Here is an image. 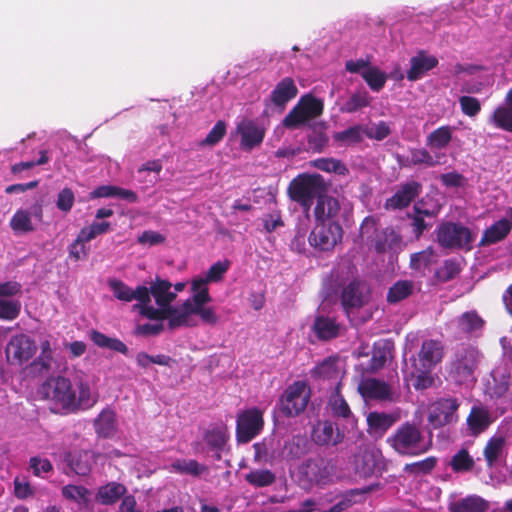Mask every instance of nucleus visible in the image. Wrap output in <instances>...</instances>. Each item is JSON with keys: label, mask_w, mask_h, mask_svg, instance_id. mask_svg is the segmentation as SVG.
Listing matches in <instances>:
<instances>
[{"label": "nucleus", "mask_w": 512, "mask_h": 512, "mask_svg": "<svg viewBox=\"0 0 512 512\" xmlns=\"http://www.w3.org/2000/svg\"><path fill=\"white\" fill-rule=\"evenodd\" d=\"M264 426L263 412L258 408L240 411L236 420V437L240 443H248L262 431Z\"/></svg>", "instance_id": "9"}, {"label": "nucleus", "mask_w": 512, "mask_h": 512, "mask_svg": "<svg viewBox=\"0 0 512 512\" xmlns=\"http://www.w3.org/2000/svg\"><path fill=\"white\" fill-rule=\"evenodd\" d=\"M462 334H473L480 331L484 325L483 319L475 311H468L461 314L456 320L450 323Z\"/></svg>", "instance_id": "31"}, {"label": "nucleus", "mask_w": 512, "mask_h": 512, "mask_svg": "<svg viewBox=\"0 0 512 512\" xmlns=\"http://www.w3.org/2000/svg\"><path fill=\"white\" fill-rule=\"evenodd\" d=\"M459 403L456 399H441L430 406L428 422L438 428L457 419L456 411Z\"/></svg>", "instance_id": "14"}, {"label": "nucleus", "mask_w": 512, "mask_h": 512, "mask_svg": "<svg viewBox=\"0 0 512 512\" xmlns=\"http://www.w3.org/2000/svg\"><path fill=\"white\" fill-rule=\"evenodd\" d=\"M298 476L302 486L305 488L313 484L324 483L328 478L325 460L320 457L305 460L298 468Z\"/></svg>", "instance_id": "12"}, {"label": "nucleus", "mask_w": 512, "mask_h": 512, "mask_svg": "<svg viewBox=\"0 0 512 512\" xmlns=\"http://www.w3.org/2000/svg\"><path fill=\"white\" fill-rule=\"evenodd\" d=\"M165 238V235L160 232L146 230L138 236V242L143 246L150 247L163 243Z\"/></svg>", "instance_id": "63"}, {"label": "nucleus", "mask_w": 512, "mask_h": 512, "mask_svg": "<svg viewBox=\"0 0 512 512\" xmlns=\"http://www.w3.org/2000/svg\"><path fill=\"white\" fill-rule=\"evenodd\" d=\"M480 359L481 354L474 347H464L458 350L451 363V378L459 384L473 382L475 380L474 372Z\"/></svg>", "instance_id": "7"}, {"label": "nucleus", "mask_w": 512, "mask_h": 512, "mask_svg": "<svg viewBox=\"0 0 512 512\" xmlns=\"http://www.w3.org/2000/svg\"><path fill=\"white\" fill-rule=\"evenodd\" d=\"M148 289L149 301L135 304L133 309L149 319H167L171 328V316L179 309V306L171 305L176 298V293L171 290L172 284L166 280L157 279Z\"/></svg>", "instance_id": "2"}, {"label": "nucleus", "mask_w": 512, "mask_h": 512, "mask_svg": "<svg viewBox=\"0 0 512 512\" xmlns=\"http://www.w3.org/2000/svg\"><path fill=\"white\" fill-rule=\"evenodd\" d=\"M229 261H218L214 263L205 275H199L191 280V290L199 291L204 288L208 290L209 283H215L222 280L229 268Z\"/></svg>", "instance_id": "27"}, {"label": "nucleus", "mask_w": 512, "mask_h": 512, "mask_svg": "<svg viewBox=\"0 0 512 512\" xmlns=\"http://www.w3.org/2000/svg\"><path fill=\"white\" fill-rule=\"evenodd\" d=\"M93 454L89 451H80L77 453H69L66 461L70 469L77 475H86L90 472Z\"/></svg>", "instance_id": "35"}, {"label": "nucleus", "mask_w": 512, "mask_h": 512, "mask_svg": "<svg viewBox=\"0 0 512 512\" xmlns=\"http://www.w3.org/2000/svg\"><path fill=\"white\" fill-rule=\"evenodd\" d=\"M309 165L327 173H334L336 175L346 176L349 169L341 160L332 157L317 158L309 162Z\"/></svg>", "instance_id": "36"}, {"label": "nucleus", "mask_w": 512, "mask_h": 512, "mask_svg": "<svg viewBox=\"0 0 512 512\" xmlns=\"http://www.w3.org/2000/svg\"><path fill=\"white\" fill-rule=\"evenodd\" d=\"M362 465L360 471L363 475L378 473L382 467V455L376 449H367L361 456Z\"/></svg>", "instance_id": "40"}, {"label": "nucleus", "mask_w": 512, "mask_h": 512, "mask_svg": "<svg viewBox=\"0 0 512 512\" xmlns=\"http://www.w3.org/2000/svg\"><path fill=\"white\" fill-rule=\"evenodd\" d=\"M506 455V441L501 435L491 437L483 449V456L489 468L501 466L506 459Z\"/></svg>", "instance_id": "23"}, {"label": "nucleus", "mask_w": 512, "mask_h": 512, "mask_svg": "<svg viewBox=\"0 0 512 512\" xmlns=\"http://www.w3.org/2000/svg\"><path fill=\"white\" fill-rule=\"evenodd\" d=\"M412 291V282L407 280L398 281L389 289L387 300L390 303L399 302L407 298L412 293Z\"/></svg>", "instance_id": "52"}, {"label": "nucleus", "mask_w": 512, "mask_h": 512, "mask_svg": "<svg viewBox=\"0 0 512 512\" xmlns=\"http://www.w3.org/2000/svg\"><path fill=\"white\" fill-rule=\"evenodd\" d=\"M370 102L371 97L366 91H357L353 93L345 102L342 111L347 113H354L362 108L369 106Z\"/></svg>", "instance_id": "51"}, {"label": "nucleus", "mask_w": 512, "mask_h": 512, "mask_svg": "<svg viewBox=\"0 0 512 512\" xmlns=\"http://www.w3.org/2000/svg\"><path fill=\"white\" fill-rule=\"evenodd\" d=\"M168 470L172 473L198 476L205 470V466L196 460L177 459L169 465Z\"/></svg>", "instance_id": "43"}, {"label": "nucleus", "mask_w": 512, "mask_h": 512, "mask_svg": "<svg viewBox=\"0 0 512 512\" xmlns=\"http://www.w3.org/2000/svg\"><path fill=\"white\" fill-rule=\"evenodd\" d=\"M21 310V303L18 300L0 298V319L14 320Z\"/></svg>", "instance_id": "56"}, {"label": "nucleus", "mask_w": 512, "mask_h": 512, "mask_svg": "<svg viewBox=\"0 0 512 512\" xmlns=\"http://www.w3.org/2000/svg\"><path fill=\"white\" fill-rule=\"evenodd\" d=\"M91 340L99 347L109 348L121 353L127 352V346L123 342L115 338H109L97 331L91 333Z\"/></svg>", "instance_id": "53"}, {"label": "nucleus", "mask_w": 512, "mask_h": 512, "mask_svg": "<svg viewBox=\"0 0 512 512\" xmlns=\"http://www.w3.org/2000/svg\"><path fill=\"white\" fill-rule=\"evenodd\" d=\"M62 494L65 498L75 501L79 506L86 507L90 503L91 492L76 485H67L63 487Z\"/></svg>", "instance_id": "47"}, {"label": "nucleus", "mask_w": 512, "mask_h": 512, "mask_svg": "<svg viewBox=\"0 0 512 512\" xmlns=\"http://www.w3.org/2000/svg\"><path fill=\"white\" fill-rule=\"evenodd\" d=\"M95 430L99 436L109 437L116 429V416L110 409L103 410L95 419Z\"/></svg>", "instance_id": "39"}, {"label": "nucleus", "mask_w": 512, "mask_h": 512, "mask_svg": "<svg viewBox=\"0 0 512 512\" xmlns=\"http://www.w3.org/2000/svg\"><path fill=\"white\" fill-rule=\"evenodd\" d=\"M342 238L341 226H314L309 236L312 246L328 251Z\"/></svg>", "instance_id": "18"}, {"label": "nucleus", "mask_w": 512, "mask_h": 512, "mask_svg": "<svg viewBox=\"0 0 512 512\" xmlns=\"http://www.w3.org/2000/svg\"><path fill=\"white\" fill-rule=\"evenodd\" d=\"M489 121L498 129L512 133V107L498 106L489 118Z\"/></svg>", "instance_id": "41"}, {"label": "nucleus", "mask_w": 512, "mask_h": 512, "mask_svg": "<svg viewBox=\"0 0 512 512\" xmlns=\"http://www.w3.org/2000/svg\"><path fill=\"white\" fill-rule=\"evenodd\" d=\"M437 237L440 245L448 248L464 247L471 242L467 226H439Z\"/></svg>", "instance_id": "19"}, {"label": "nucleus", "mask_w": 512, "mask_h": 512, "mask_svg": "<svg viewBox=\"0 0 512 512\" xmlns=\"http://www.w3.org/2000/svg\"><path fill=\"white\" fill-rule=\"evenodd\" d=\"M308 121H310V119L305 115L301 108L299 109V106L296 104L282 120V125L286 129H296Z\"/></svg>", "instance_id": "54"}, {"label": "nucleus", "mask_w": 512, "mask_h": 512, "mask_svg": "<svg viewBox=\"0 0 512 512\" xmlns=\"http://www.w3.org/2000/svg\"><path fill=\"white\" fill-rule=\"evenodd\" d=\"M510 228L511 226H490L484 232L482 243L489 245L502 240L508 235Z\"/></svg>", "instance_id": "58"}, {"label": "nucleus", "mask_w": 512, "mask_h": 512, "mask_svg": "<svg viewBox=\"0 0 512 512\" xmlns=\"http://www.w3.org/2000/svg\"><path fill=\"white\" fill-rule=\"evenodd\" d=\"M492 419L489 410L483 406L472 407L467 417V426L471 435H478L485 431L491 424Z\"/></svg>", "instance_id": "29"}, {"label": "nucleus", "mask_w": 512, "mask_h": 512, "mask_svg": "<svg viewBox=\"0 0 512 512\" xmlns=\"http://www.w3.org/2000/svg\"><path fill=\"white\" fill-rule=\"evenodd\" d=\"M206 443L213 449H222L228 439L227 427L223 424L212 427L205 433Z\"/></svg>", "instance_id": "46"}, {"label": "nucleus", "mask_w": 512, "mask_h": 512, "mask_svg": "<svg viewBox=\"0 0 512 512\" xmlns=\"http://www.w3.org/2000/svg\"><path fill=\"white\" fill-rule=\"evenodd\" d=\"M414 222L413 224H425V217L432 218L436 216L440 210L435 203L429 204L424 199L414 204Z\"/></svg>", "instance_id": "48"}, {"label": "nucleus", "mask_w": 512, "mask_h": 512, "mask_svg": "<svg viewBox=\"0 0 512 512\" xmlns=\"http://www.w3.org/2000/svg\"><path fill=\"white\" fill-rule=\"evenodd\" d=\"M443 348L440 342L434 340L424 341L419 352V367L422 372L430 369L441 361Z\"/></svg>", "instance_id": "25"}, {"label": "nucleus", "mask_w": 512, "mask_h": 512, "mask_svg": "<svg viewBox=\"0 0 512 512\" xmlns=\"http://www.w3.org/2000/svg\"><path fill=\"white\" fill-rule=\"evenodd\" d=\"M439 162L433 158L431 153L425 148H413L410 150V156L406 159L404 166H419L426 165L427 167H434Z\"/></svg>", "instance_id": "44"}, {"label": "nucleus", "mask_w": 512, "mask_h": 512, "mask_svg": "<svg viewBox=\"0 0 512 512\" xmlns=\"http://www.w3.org/2000/svg\"><path fill=\"white\" fill-rule=\"evenodd\" d=\"M298 94V88L292 77L282 78L274 87L269 95L270 102L284 110L287 103L294 99Z\"/></svg>", "instance_id": "21"}, {"label": "nucleus", "mask_w": 512, "mask_h": 512, "mask_svg": "<svg viewBox=\"0 0 512 512\" xmlns=\"http://www.w3.org/2000/svg\"><path fill=\"white\" fill-rule=\"evenodd\" d=\"M42 392L55 405L71 412L89 409L98 400L91 380L82 373L76 374L72 380L61 376L49 378L43 384Z\"/></svg>", "instance_id": "1"}, {"label": "nucleus", "mask_w": 512, "mask_h": 512, "mask_svg": "<svg viewBox=\"0 0 512 512\" xmlns=\"http://www.w3.org/2000/svg\"><path fill=\"white\" fill-rule=\"evenodd\" d=\"M326 190L327 186L322 175L301 173L291 180L287 193L289 198L298 203L307 213L311 209L313 201L315 199L317 201Z\"/></svg>", "instance_id": "5"}, {"label": "nucleus", "mask_w": 512, "mask_h": 512, "mask_svg": "<svg viewBox=\"0 0 512 512\" xmlns=\"http://www.w3.org/2000/svg\"><path fill=\"white\" fill-rule=\"evenodd\" d=\"M423 186L416 180H408L395 187L393 195L385 200L386 210H402L421 194Z\"/></svg>", "instance_id": "10"}, {"label": "nucleus", "mask_w": 512, "mask_h": 512, "mask_svg": "<svg viewBox=\"0 0 512 512\" xmlns=\"http://www.w3.org/2000/svg\"><path fill=\"white\" fill-rule=\"evenodd\" d=\"M236 129L241 137L240 147L244 151H251L260 146L266 134L265 127L251 119L242 120Z\"/></svg>", "instance_id": "15"}, {"label": "nucleus", "mask_w": 512, "mask_h": 512, "mask_svg": "<svg viewBox=\"0 0 512 512\" xmlns=\"http://www.w3.org/2000/svg\"><path fill=\"white\" fill-rule=\"evenodd\" d=\"M370 298L369 287L363 282L353 281L343 289L341 301L345 312L350 316L355 310L367 306Z\"/></svg>", "instance_id": "11"}, {"label": "nucleus", "mask_w": 512, "mask_h": 512, "mask_svg": "<svg viewBox=\"0 0 512 512\" xmlns=\"http://www.w3.org/2000/svg\"><path fill=\"white\" fill-rule=\"evenodd\" d=\"M312 438L319 445H336L343 435L330 421H320L313 428Z\"/></svg>", "instance_id": "28"}, {"label": "nucleus", "mask_w": 512, "mask_h": 512, "mask_svg": "<svg viewBox=\"0 0 512 512\" xmlns=\"http://www.w3.org/2000/svg\"><path fill=\"white\" fill-rule=\"evenodd\" d=\"M386 442L399 455L419 456L432 447V435L424 434L421 429L410 422L401 424Z\"/></svg>", "instance_id": "4"}, {"label": "nucleus", "mask_w": 512, "mask_h": 512, "mask_svg": "<svg viewBox=\"0 0 512 512\" xmlns=\"http://www.w3.org/2000/svg\"><path fill=\"white\" fill-rule=\"evenodd\" d=\"M108 226H84L77 236V240L85 245L98 235L107 232Z\"/></svg>", "instance_id": "61"}, {"label": "nucleus", "mask_w": 512, "mask_h": 512, "mask_svg": "<svg viewBox=\"0 0 512 512\" xmlns=\"http://www.w3.org/2000/svg\"><path fill=\"white\" fill-rule=\"evenodd\" d=\"M75 200L74 192L70 188H64L58 193L57 207L64 212L71 210Z\"/></svg>", "instance_id": "64"}, {"label": "nucleus", "mask_w": 512, "mask_h": 512, "mask_svg": "<svg viewBox=\"0 0 512 512\" xmlns=\"http://www.w3.org/2000/svg\"><path fill=\"white\" fill-rule=\"evenodd\" d=\"M461 112L468 117H475L481 111L480 101L473 96H461L459 98Z\"/></svg>", "instance_id": "59"}, {"label": "nucleus", "mask_w": 512, "mask_h": 512, "mask_svg": "<svg viewBox=\"0 0 512 512\" xmlns=\"http://www.w3.org/2000/svg\"><path fill=\"white\" fill-rule=\"evenodd\" d=\"M475 461L469 454L468 450L461 448L452 457L449 462L450 467L454 472H467L474 467Z\"/></svg>", "instance_id": "45"}, {"label": "nucleus", "mask_w": 512, "mask_h": 512, "mask_svg": "<svg viewBox=\"0 0 512 512\" xmlns=\"http://www.w3.org/2000/svg\"><path fill=\"white\" fill-rule=\"evenodd\" d=\"M402 418L400 410L391 413L370 412L367 416L368 431L372 435L382 436L394 423Z\"/></svg>", "instance_id": "24"}, {"label": "nucleus", "mask_w": 512, "mask_h": 512, "mask_svg": "<svg viewBox=\"0 0 512 512\" xmlns=\"http://www.w3.org/2000/svg\"><path fill=\"white\" fill-rule=\"evenodd\" d=\"M489 503L478 495H469L451 504V512H486Z\"/></svg>", "instance_id": "33"}, {"label": "nucleus", "mask_w": 512, "mask_h": 512, "mask_svg": "<svg viewBox=\"0 0 512 512\" xmlns=\"http://www.w3.org/2000/svg\"><path fill=\"white\" fill-rule=\"evenodd\" d=\"M358 391L366 400L396 401L398 394L384 381L375 378L363 379L358 385Z\"/></svg>", "instance_id": "13"}, {"label": "nucleus", "mask_w": 512, "mask_h": 512, "mask_svg": "<svg viewBox=\"0 0 512 512\" xmlns=\"http://www.w3.org/2000/svg\"><path fill=\"white\" fill-rule=\"evenodd\" d=\"M340 211L341 206L338 199L325 192L316 201L313 215L317 224H338Z\"/></svg>", "instance_id": "17"}, {"label": "nucleus", "mask_w": 512, "mask_h": 512, "mask_svg": "<svg viewBox=\"0 0 512 512\" xmlns=\"http://www.w3.org/2000/svg\"><path fill=\"white\" fill-rule=\"evenodd\" d=\"M328 407L330 408L331 413L335 417L343 418L352 427L356 424L355 417L351 412L348 403L340 394V387L334 388V391L331 393L329 397Z\"/></svg>", "instance_id": "30"}, {"label": "nucleus", "mask_w": 512, "mask_h": 512, "mask_svg": "<svg viewBox=\"0 0 512 512\" xmlns=\"http://www.w3.org/2000/svg\"><path fill=\"white\" fill-rule=\"evenodd\" d=\"M38 346L26 334L12 336L5 346V358L9 366L22 369L27 366L36 355Z\"/></svg>", "instance_id": "6"}, {"label": "nucleus", "mask_w": 512, "mask_h": 512, "mask_svg": "<svg viewBox=\"0 0 512 512\" xmlns=\"http://www.w3.org/2000/svg\"><path fill=\"white\" fill-rule=\"evenodd\" d=\"M491 376L493 396L512 400V370L507 365H499L492 371Z\"/></svg>", "instance_id": "22"}, {"label": "nucleus", "mask_w": 512, "mask_h": 512, "mask_svg": "<svg viewBox=\"0 0 512 512\" xmlns=\"http://www.w3.org/2000/svg\"><path fill=\"white\" fill-rule=\"evenodd\" d=\"M361 77L374 92L382 90L387 81L386 73L376 66L368 67L363 70L361 72Z\"/></svg>", "instance_id": "42"}, {"label": "nucleus", "mask_w": 512, "mask_h": 512, "mask_svg": "<svg viewBox=\"0 0 512 512\" xmlns=\"http://www.w3.org/2000/svg\"><path fill=\"white\" fill-rule=\"evenodd\" d=\"M438 255L433 249L428 248L419 253H415L411 256V267L414 270L422 271L430 268L431 265L437 262Z\"/></svg>", "instance_id": "49"}, {"label": "nucleus", "mask_w": 512, "mask_h": 512, "mask_svg": "<svg viewBox=\"0 0 512 512\" xmlns=\"http://www.w3.org/2000/svg\"><path fill=\"white\" fill-rule=\"evenodd\" d=\"M191 292L192 297L179 305V309L171 316V328L195 325V315H199L208 324H215L218 321L214 308L205 306L211 301L209 291L202 288L199 291L191 290Z\"/></svg>", "instance_id": "3"}, {"label": "nucleus", "mask_w": 512, "mask_h": 512, "mask_svg": "<svg viewBox=\"0 0 512 512\" xmlns=\"http://www.w3.org/2000/svg\"><path fill=\"white\" fill-rule=\"evenodd\" d=\"M439 61L435 56H429L423 50L419 51L416 56L410 59V69L407 71V79L409 81H417L424 74L438 65Z\"/></svg>", "instance_id": "26"}, {"label": "nucleus", "mask_w": 512, "mask_h": 512, "mask_svg": "<svg viewBox=\"0 0 512 512\" xmlns=\"http://www.w3.org/2000/svg\"><path fill=\"white\" fill-rule=\"evenodd\" d=\"M297 105L310 120L320 117L324 111L323 101L312 94L301 96Z\"/></svg>", "instance_id": "38"}, {"label": "nucleus", "mask_w": 512, "mask_h": 512, "mask_svg": "<svg viewBox=\"0 0 512 512\" xmlns=\"http://www.w3.org/2000/svg\"><path fill=\"white\" fill-rule=\"evenodd\" d=\"M345 374V364L339 357H328L314 367L312 375L322 381H328L335 387L341 386Z\"/></svg>", "instance_id": "16"}, {"label": "nucleus", "mask_w": 512, "mask_h": 512, "mask_svg": "<svg viewBox=\"0 0 512 512\" xmlns=\"http://www.w3.org/2000/svg\"><path fill=\"white\" fill-rule=\"evenodd\" d=\"M453 131L454 127L449 125H443L436 128L426 137V146L431 150H442L447 148L452 141Z\"/></svg>", "instance_id": "34"}, {"label": "nucleus", "mask_w": 512, "mask_h": 512, "mask_svg": "<svg viewBox=\"0 0 512 512\" xmlns=\"http://www.w3.org/2000/svg\"><path fill=\"white\" fill-rule=\"evenodd\" d=\"M310 400V389L306 382L296 381L288 386L280 399L281 411L289 417L302 413Z\"/></svg>", "instance_id": "8"}, {"label": "nucleus", "mask_w": 512, "mask_h": 512, "mask_svg": "<svg viewBox=\"0 0 512 512\" xmlns=\"http://www.w3.org/2000/svg\"><path fill=\"white\" fill-rule=\"evenodd\" d=\"M336 142L344 144H358L362 141V128L361 126H352L343 131L336 132L333 135Z\"/></svg>", "instance_id": "55"}, {"label": "nucleus", "mask_w": 512, "mask_h": 512, "mask_svg": "<svg viewBox=\"0 0 512 512\" xmlns=\"http://www.w3.org/2000/svg\"><path fill=\"white\" fill-rule=\"evenodd\" d=\"M275 474L268 469L252 470L245 475V480L255 487H266L274 483Z\"/></svg>", "instance_id": "50"}, {"label": "nucleus", "mask_w": 512, "mask_h": 512, "mask_svg": "<svg viewBox=\"0 0 512 512\" xmlns=\"http://www.w3.org/2000/svg\"><path fill=\"white\" fill-rule=\"evenodd\" d=\"M53 362L52 353H40L37 358L30 362V368L33 372L42 374L51 369Z\"/></svg>", "instance_id": "60"}, {"label": "nucleus", "mask_w": 512, "mask_h": 512, "mask_svg": "<svg viewBox=\"0 0 512 512\" xmlns=\"http://www.w3.org/2000/svg\"><path fill=\"white\" fill-rule=\"evenodd\" d=\"M313 331L319 339L330 340L340 334L341 326L334 318L318 316L314 321Z\"/></svg>", "instance_id": "32"}, {"label": "nucleus", "mask_w": 512, "mask_h": 512, "mask_svg": "<svg viewBox=\"0 0 512 512\" xmlns=\"http://www.w3.org/2000/svg\"><path fill=\"white\" fill-rule=\"evenodd\" d=\"M108 286L112 291L115 298L130 302L132 300H137V304H143V301H149V289L146 286H138L135 290L130 288L124 282L117 279H110L108 281Z\"/></svg>", "instance_id": "20"}, {"label": "nucleus", "mask_w": 512, "mask_h": 512, "mask_svg": "<svg viewBox=\"0 0 512 512\" xmlns=\"http://www.w3.org/2000/svg\"><path fill=\"white\" fill-rule=\"evenodd\" d=\"M125 493L126 487L123 484L110 482L98 489L96 499L104 505H111L124 496Z\"/></svg>", "instance_id": "37"}, {"label": "nucleus", "mask_w": 512, "mask_h": 512, "mask_svg": "<svg viewBox=\"0 0 512 512\" xmlns=\"http://www.w3.org/2000/svg\"><path fill=\"white\" fill-rule=\"evenodd\" d=\"M436 465V459L434 457H428L424 460L407 464L405 470L411 473L426 474L430 472Z\"/></svg>", "instance_id": "62"}, {"label": "nucleus", "mask_w": 512, "mask_h": 512, "mask_svg": "<svg viewBox=\"0 0 512 512\" xmlns=\"http://www.w3.org/2000/svg\"><path fill=\"white\" fill-rule=\"evenodd\" d=\"M226 134V123L222 120L216 124L209 131L207 136L201 141L202 146H214L218 144Z\"/></svg>", "instance_id": "57"}]
</instances>
